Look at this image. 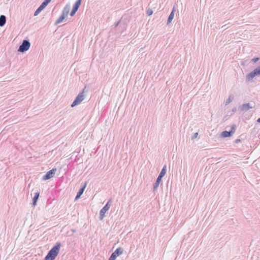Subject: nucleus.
Listing matches in <instances>:
<instances>
[{
	"instance_id": "obj_26",
	"label": "nucleus",
	"mask_w": 260,
	"mask_h": 260,
	"mask_svg": "<svg viewBox=\"0 0 260 260\" xmlns=\"http://www.w3.org/2000/svg\"><path fill=\"white\" fill-rule=\"evenodd\" d=\"M167 169H166V166H164V176L165 175L166 173Z\"/></svg>"
},
{
	"instance_id": "obj_7",
	"label": "nucleus",
	"mask_w": 260,
	"mask_h": 260,
	"mask_svg": "<svg viewBox=\"0 0 260 260\" xmlns=\"http://www.w3.org/2000/svg\"><path fill=\"white\" fill-rule=\"evenodd\" d=\"M236 125L234 124L231 126V130L229 131H224L221 134V136L223 138H228L231 137L236 130Z\"/></svg>"
},
{
	"instance_id": "obj_17",
	"label": "nucleus",
	"mask_w": 260,
	"mask_h": 260,
	"mask_svg": "<svg viewBox=\"0 0 260 260\" xmlns=\"http://www.w3.org/2000/svg\"><path fill=\"white\" fill-rule=\"evenodd\" d=\"M161 181V178H160L159 177L157 178L156 180L155 181V182L154 183V185H153V191H154L157 188Z\"/></svg>"
},
{
	"instance_id": "obj_11",
	"label": "nucleus",
	"mask_w": 260,
	"mask_h": 260,
	"mask_svg": "<svg viewBox=\"0 0 260 260\" xmlns=\"http://www.w3.org/2000/svg\"><path fill=\"white\" fill-rule=\"evenodd\" d=\"M126 27H127L126 21L124 19H123L122 18L120 19V23L119 24V29H120L121 30V34H122L123 32H124L126 29Z\"/></svg>"
},
{
	"instance_id": "obj_23",
	"label": "nucleus",
	"mask_w": 260,
	"mask_h": 260,
	"mask_svg": "<svg viewBox=\"0 0 260 260\" xmlns=\"http://www.w3.org/2000/svg\"><path fill=\"white\" fill-rule=\"evenodd\" d=\"M259 60V57H254V58H252L251 60L253 62H256Z\"/></svg>"
},
{
	"instance_id": "obj_8",
	"label": "nucleus",
	"mask_w": 260,
	"mask_h": 260,
	"mask_svg": "<svg viewBox=\"0 0 260 260\" xmlns=\"http://www.w3.org/2000/svg\"><path fill=\"white\" fill-rule=\"evenodd\" d=\"M123 252V249L121 247L117 248L110 256L108 260H115L116 258L121 255Z\"/></svg>"
},
{
	"instance_id": "obj_19",
	"label": "nucleus",
	"mask_w": 260,
	"mask_h": 260,
	"mask_svg": "<svg viewBox=\"0 0 260 260\" xmlns=\"http://www.w3.org/2000/svg\"><path fill=\"white\" fill-rule=\"evenodd\" d=\"M234 99V95H230L229 97V98L226 100L225 102V105H227L229 104Z\"/></svg>"
},
{
	"instance_id": "obj_9",
	"label": "nucleus",
	"mask_w": 260,
	"mask_h": 260,
	"mask_svg": "<svg viewBox=\"0 0 260 260\" xmlns=\"http://www.w3.org/2000/svg\"><path fill=\"white\" fill-rule=\"evenodd\" d=\"M82 3V0H77L73 6V8L72 9L71 12H70V16L71 17L74 16L77 11L78 10L80 6H81Z\"/></svg>"
},
{
	"instance_id": "obj_27",
	"label": "nucleus",
	"mask_w": 260,
	"mask_h": 260,
	"mask_svg": "<svg viewBox=\"0 0 260 260\" xmlns=\"http://www.w3.org/2000/svg\"><path fill=\"white\" fill-rule=\"evenodd\" d=\"M241 140H240V139H236V140L235 141V143H239V142H241Z\"/></svg>"
},
{
	"instance_id": "obj_32",
	"label": "nucleus",
	"mask_w": 260,
	"mask_h": 260,
	"mask_svg": "<svg viewBox=\"0 0 260 260\" xmlns=\"http://www.w3.org/2000/svg\"><path fill=\"white\" fill-rule=\"evenodd\" d=\"M142 51L143 50V48H141L140 49V51Z\"/></svg>"
},
{
	"instance_id": "obj_28",
	"label": "nucleus",
	"mask_w": 260,
	"mask_h": 260,
	"mask_svg": "<svg viewBox=\"0 0 260 260\" xmlns=\"http://www.w3.org/2000/svg\"><path fill=\"white\" fill-rule=\"evenodd\" d=\"M47 4H49L50 3V2L51 1V0H44Z\"/></svg>"
},
{
	"instance_id": "obj_29",
	"label": "nucleus",
	"mask_w": 260,
	"mask_h": 260,
	"mask_svg": "<svg viewBox=\"0 0 260 260\" xmlns=\"http://www.w3.org/2000/svg\"><path fill=\"white\" fill-rule=\"evenodd\" d=\"M236 111V108H233V110H232L233 112H235Z\"/></svg>"
},
{
	"instance_id": "obj_21",
	"label": "nucleus",
	"mask_w": 260,
	"mask_h": 260,
	"mask_svg": "<svg viewBox=\"0 0 260 260\" xmlns=\"http://www.w3.org/2000/svg\"><path fill=\"white\" fill-rule=\"evenodd\" d=\"M48 5V4H47L45 1H44V2L41 4L40 6L41 7V8L44 9Z\"/></svg>"
},
{
	"instance_id": "obj_24",
	"label": "nucleus",
	"mask_w": 260,
	"mask_h": 260,
	"mask_svg": "<svg viewBox=\"0 0 260 260\" xmlns=\"http://www.w3.org/2000/svg\"><path fill=\"white\" fill-rule=\"evenodd\" d=\"M198 136V133H196L193 134V135L192 136L191 139L192 140H193L197 138Z\"/></svg>"
},
{
	"instance_id": "obj_1",
	"label": "nucleus",
	"mask_w": 260,
	"mask_h": 260,
	"mask_svg": "<svg viewBox=\"0 0 260 260\" xmlns=\"http://www.w3.org/2000/svg\"><path fill=\"white\" fill-rule=\"evenodd\" d=\"M61 245L60 242H56L48 251L44 260H54L59 252Z\"/></svg>"
},
{
	"instance_id": "obj_22",
	"label": "nucleus",
	"mask_w": 260,
	"mask_h": 260,
	"mask_svg": "<svg viewBox=\"0 0 260 260\" xmlns=\"http://www.w3.org/2000/svg\"><path fill=\"white\" fill-rule=\"evenodd\" d=\"M120 23V20L118 21L115 22L114 24V27H116L118 26H119V24Z\"/></svg>"
},
{
	"instance_id": "obj_5",
	"label": "nucleus",
	"mask_w": 260,
	"mask_h": 260,
	"mask_svg": "<svg viewBox=\"0 0 260 260\" xmlns=\"http://www.w3.org/2000/svg\"><path fill=\"white\" fill-rule=\"evenodd\" d=\"M112 202V199H110L104 207L100 211V219L103 220L105 216L106 212L109 209L111 203Z\"/></svg>"
},
{
	"instance_id": "obj_30",
	"label": "nucleus",
	"mask_w": 260,
	"mask_h": 260,
	"mask_svg": "<svg viewBox=\"0 0 260 260\" xmlns=\"http://www.w3.org/2000/svg\"><path fill=\"white\" fill-rule=\"evenodd\" d=\"M257 122L258 123H260V118H258L257 119Z\"/></svg>"
},
{
	"instance_id": "obj_31",
	"label": "nucleus",
	"mask_w": 260,
	"mask_h": 260,
	"mask_svg": "<svg viewBox=\"0 0 260 260\" xmlns=\"http://www.w3.org/2000/svg\"><path fill=\"white\" fill-rule=\"evenodd\" d=\"M73 232H76V230H74V229H72L71 230Z\"/></svg>"
},
{
	"instance_id": "obj_15",
	"label": "nucleus",
	"mask_w": 260,
	"mask_h": 260,
	"mask_svg": "<svg viewBox=\"0 0 260 260\" xmlns=\"http://www.w3.org/2000/svg\"><path fill=\"white\" fill-rule=\"evenodd\" d=\"M175 11V7H174L172 12L170 14V15H169L168 18L167 24H169V23H170L172 22V20L173 19L174 17Z\"/></svg>"
},
{
	"instance_id": "obj_25",
	"label": "nucleus",
	"mask_w": 260,
	"mask_h": 260,
	"mask_svg": "<svg viewBox=\"0 0 260 260\" xmlns=\"http://www.w3.org/2000/svg\"><path fill=\"white\" fill-rule=\"evenodd\" d=\"M162 174H163V173H162V169L160 171L159 174V175L158 176V177L162 179Z\"/></svg>"
},
{
	"instance_id": "obj_6",
	"label": "nucleus",
	"mask_w": 260,
	"mask_h": 260,
	"mask_svg": "<svg viewBox=\"0 0 260 260\" xmlns=\"http://www.w3.org/2000/svg\"><path fill=\"white\" fill-rule=\"evenodd\" d=\"M260 75V67H258L255 68L253 71L248 74L246 77V80L247 81H251L255 76Z\"/></svg>"
},
{
	"instance_id": "obj_3",
	"label": "nucleus",
	"mask_w": 260,
	"mask_h": 260,
	"mask_svg": "<svg viewBox=\"0 0 260 260\" xmlns=\"http://www.w3.org/2000/svg\"><path fill=\"white\" fill-rule=\"evenodd\" d=\"M85 89L86 87H85L83 89L82 91L76 97L75 99L71 104L72 107H74L75 106L78 105L84 100L85 96L84 94V90Z\"/></svg>"
},
{
	"instance_id": "obj_13",
	"label": "nucleus",
	"mask_w": 260,
	"mask_h": 260,
	"mask_svg": "<svg viewBox=\"0 0 260 260\" xmlns=\"http://www.w3.org/2000/svg\"><path fill=\"white\" fill-rule=\"evenodd\" d=\"M253 108V107L252 106H251V104L249 103L243 104L241 106V109L243 111H247L249 109H252Z\"/></svg>"
},
{
	"instance_id": "obj_16",
	"label": "nucleus",
	"mask_w": 260,
	"mask_h": 260,
	"mask_svg": "<svg viewBox=\"0 0 260 260\" xmlns=\"http://www.w3.org/2000/svg\"><path fill=\"white\" fill-rule=\"evenodd\" d=\"M6 17L4 15H1L0 16V26H4L6 23Z\"/></svg>"
},
{
	"instance_id": "obj_18",
	"label": "nucleus",
	"mask_w": 260,
	"mask_h": 260,
	"mask_svg": "<svg viewBox=\"0 0 260 260\" xmlns=\"http://www.w3.org/2000/svg\"><path fill=\"white\" fill-rule=\"evenodd\" d=\"M44 10L43 8H41V7L40 6H39L37 9L36 10V11L34 13V16H37V15H39V14H40L41 13V12Z\"/></svg>"
},
{
	"instance_id": "obj_12",
	"label": "nucleus",
	"mask_w": 260,
	"mask_h": 260,
	"mask_svg": "<svg viewBox=\"0 0 260 260\" xmlns=\"http://www.w3.org/2000/svg\"><path fill=\"white\" fill-rule=\"evenodd\" d=\"M87 183L86 182H85L84 184L80 187V188L79 189L77 193L76 196L75 197V200H77L80 198L81 196L83 193V192L86 187Z\"/></svg>"
},
{
	"instance_id": "obj_14",
	"label": "nucleus",
	"mask_w": 260,
	"mask_h": 260,
	"mask_svg": "<svg viewBox=\"0 0 260 260\" xmlns=\"http://www.w3.org/2000/svg\"><path fill=\"white\" fill-rule=\"evenodd\" d=\"M40 196V192L38 191L35 193V196L32 198V206H35L37 205V201Z\"/></svg>"
},
{
	"instance_id": "obj_20",
	"label": "nucleus",
	"mask_w": 260,
	"mask_h": 260,
	"mask_svg": "<svg viewBox=\"0 0 260 260\" xmlns=\"http://www.w3.org/2000/svg\"><path fill=\"white\" fill-rule=\"evenodd\" d=\"M153 10L150 8H148L146 11V14L148 16H151L153 14Z\"/></svg>"
},
{
	"instance_id": "obj_10",
	"label": "nucleus",
	"mask_w": 260,
	"mask_h": 260,
	"mask_svg": "<svg viewBox=\"0 0 260 260\" xmlns=\"http://www.w3.org/2000/svg\"><path fill=\"white\" fill-rule=\"evenodd\" d=\"M56 168H53L52 169L49 170V171H48L43 177L42 178V180H47L48 179H51V178H52L56 172Z\"/></svg>"
},
{
	"instance_id": "obj_4",
	"label": "nucleus",
	"mask_w": 260,
	"mask_h": 260,
	"mask_svg": "<svg viewBox=\"0 0 260 260\" xmlns=\"http://www.w3.org/2000/svg\"><path fill=\"white\" fill-rule=\"evenodd\" d=\"M30 47V43L28 40H23L21 44L19 46L18 51L24 53L27 51Z\"/></svg>"
},
{
	"instance_id": "obj_2",
	"label": "nucleus",
	"mask_w": 260,
	"mask_h": 260,
	"mask_svg": "<svg viewBox=\"0 0 260 260\" xmlns=\"http://www.w3.org/2000/svg\"><path fill=\"white\" fill-rule=\"evenodd\" d=\"M70 6L69 5H66L63 8L61 15L57 19L55 22V25H57L63 21L65 18L68 16L70 12Z\"/></svg>"
}]
</instances>
